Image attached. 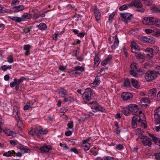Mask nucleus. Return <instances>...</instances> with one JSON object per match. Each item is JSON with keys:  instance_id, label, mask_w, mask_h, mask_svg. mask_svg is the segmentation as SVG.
Returning a JSON list of instances; mask_svg holds the SVG:
<instances>
[{"instance_id": "1", "label": "nucleus", "mask_w": 160, "mask_h": 160, "mask_svg": "<svg viewBox=\"0 0 160 160\" xmlns=\"http://www.w3.org/2000/svg\"><path fill=\"white\" fill-rule=\"evenodd\" d=\"M77 92L78 93L82 95V97L85 101H88L92 99L91 95L92 94V91L90 88H88L85 89L82 94L81 89L78 90Z\"/></svg>"}, {"instance_id": "2", "label": "nucleus", "mask_w": 160, "mask_h": 160, "mask_svg": "<svg viewBox=\"0 0 160 160\" xmlns=\"http://www.w3.org/2000/svg\"><path fill=\"white\" fill-rule=\"evenodd\" d=\"M157 75L156 71H150L145 74V78L147 81H151L156 78L157 77Z\"/></svg>"}, {"instance_id": "3", "label": "nucleus", "mask_w": 160, "mask_h": 160, "mask_svg": "<svg viewBox=\"0 0 160 160\" xmlns=\"http://www.w3.org/2000/svg\"><path fill=\"white\" fill-rule=\"evenodd\" d=\"M156 19L152 17L144 18L142 21V23L147 25H153L155 23Z\"/></svg>"}, {"instance_id": "4", "label": "nucleus", "mask_w": 160, "mask_h": 160, "mask_svg": "<svg viewBox=\"0 0 160 160\" xmlns=\"http://www.w3.org/2000/svg\"><path fill=\"white\" fill-rule=\"evenodd\" d=\"M141 142L143 145L147 147H150L152 145L151 139L148 137L143 136L141 137Z\"/></svg>"}, {"instance_id": "5", "label": "nucleus", "mask_w": 160, "mask_h": 160, "mask_svg": "<svg viewBox=\"0 0 160 160\" xmlns=\"http://www.w3.org/2000/svg\"><path fill=\"white\" fill-rule=\"evenodd\" d=\"M154 118L156 124H160V106L155 109L154 111Z\"/></svg>"}, {"instance_id": "6", "label": "nucleus", "mask_w": 160, "mask_h": 160, "mask_svg": "<svg viewBox=\"0 0 160 160\" xmlns=\"http://www.w3.org/2000/svg\"><path fill=\"white\" fill-rule=\"evenodd\" d=\"M141 121V118L139 116L137 115L133 116L132 121V124L133 128H136L137 126V122H140Z\"/></svg>"}, {"instance_id": "7", "label": "nucleus", "mask_w": 160, "mask_h": 160, "mask_svg": "<svg viewBox=\"0 0 160 160\" xmlns=\"http://www.w3.org/2000/svg\"><path fill=\"white\" fill-rule=\"evenodd\" d=\"M144 51L147 53L145 54L146 57L148 58H151L153 57L154 51L153 48H148Z\"/></svg>"}, {"instance_id": "8", "label": "nucleus", "mask_w": 160, "mask_h": 160, "mask_svg": "<svg viewBox=\"0 0 160 160\" xmlns=\"http://www.w3.org/2000/svg\"><path fill=\"white\" fill-rule=\"evenodd\" d=\"M128 7H134L136 8H141L142 7V4L140 2H138L137 0H134L128 4Z\"/></svg>"}, {"instance_id": "9", "label": "nucleus", "mask_w": 160, "mask_h": 160, "mask_svg": "<svg viewBox=\"0 0 160 160\" xmlns=\"http://www.w3.org/2000/svg\"><path fill=\"white\" fill-rule=\"evenodd\" d=\"M141 39L144 42H147L150 43H152L155 41V38L151 36H143L141 37Z\"/></svg>"}, {"instance_id": "10", "label": "nucleus", "mask_w": 160, "mask_h": 160, "mask_svg": "<svg viewBox=\"0 0 160 160\" xmlns=\"http://www.w3.org/2000/svg\"><path fill=\"white\" fill-rule=\"evenodd\" d=\"M120 17L125 19L124 22H127L128 20H130L132 17V15L128 13H121L120 14Z\"/></svg>"}, {"instance_id": "11", "label": "nucleus", "mask_w": 160, "mask_h": 160, "mask_svg": "<svg viewBox=\"0 0 160 160\" xmlns=\"http://www.w3.org/2000/svg\"><path fill=\"white\" fill-rule=\"evenodd\" d=\"M121 97L124 100H127L132 98V95L128 92H123L121 94Z\"/></svg>"}, {"instance_id": "12", "label": "nucleus", "mask_w": 160, "mask_h": 160, "mask_svg": "<svg viewBox=\"0 0 160 160\" xmlns=\"http://www.w3.org/2000/svg\"><path fill=\"white\" fill-rule=\"evenodd\" d=\"M128 107L130 112L133 113L137 112L138 110V107L136 104H131Z\"/></svg>"}, {"instance_id": "13", "label": "nucleus", "mask_w": 160, "mask_h": 160, "mask_svg": "<svg viewBox=\"0 0 160 160\" xmlns=\"http://www.w3.org/2000/svg\"><path fill=\"white\" fill-rule=\"evenodd\" d=\"M35 129L36 131V134L37 135L38 137L39 136L38 134H47L48 132L46 130H42V128L41 127L39 126L36 127Z\"/></svg>"}, {"instance_id": "14", "label": "nucleus", "mask_w": 160, "mask_h": 160, "mask_svg": "<svg viewBox=\"0 0 160 160\" xmlns=\"http://www.w3.org/2000/svg\"><path fill=\"white\" fill-rule=\"evenodd\" d=\"M52 149L50 145H47L46 144H44L43 146L41 147L40 150L42 152H49L50 150Z\"/></svg>"}, {"instance_id": "15", "label": "nucleus", "mask_w": 160, "mask_h": 160, "mask_svg": "<svg viewBox=\"0 0 160 160\" xmlns=\"http://www.w3.org/2000/svg\"><path fill=\"white\" fill-rule=\"evenodd\" d=\"M12 9L14 12H18L23 11L24 9V7L22 5L16 6L13 7Z\"/></svg>"}, {"instance_id": "16", "label": "nucleus", "mask_w": 160, "mask_h": 160, "mask_svg": "<svg viewBox=\"0 0 160 160\" xmlns=\"http://www.w3.org/2000/svg\"><path fill=\"white\" fill-rule=\"evenodd\" d=\"M94 12L96 20L97 21L99 20L101 18V13L99 9L96 8H95L94 10Z\"/></svg>"}, {"instance_id": "17", "label": "nucleus", "mask_w": 160, "mask_h": 160, "mask_svg": "<svg viewBox=\"0 0 160 160\" xmlns=\"http://www.w3.org/2000/svg\"><path fill=\"white\" fill-rule=\"evenodd\" d=\"M13 111L16 120L17 121L19 120V118L18 115V108L15 105L13 107Z\"/></svg>"}, {"instance_id": "18", "label": "nucleus", "mask_w": 160, "mask_h": 160, "mask_svg": "<svg viewBox=\"0 0 160 160\" xmlns=\"http://www.w3.org/2000/svg\"><path fill=\"white\" fill-rule=\"evenodd\" d=\"M131 47L132 52L135 53V54L138 53L140 50V47L136 45H133L132 44L131 45Z\"/></svg>"}, {"instance_id": "19", "label": "nucleus", "mask_w": 160, "mask_h": 160, "mask_svg": "<svg viewBox=\"0 0 160 160\" xmlns=\"http://www.w3.org/2000/svg\"><path fill=\"white\" fill-rule=\"evenodd\" d=\"M93 111L94 112L98 111L103 112L105 110V109L103 107H102L100 105H98L97 106L94 107L93 108Z\"/></svg>"}, {"instance_id": "20", "label": "nucleus", "mask_w": 160, "mask_h": 160, "mask_svg": "<svg viewBox=\"0 0 160 160\" xmlns=\"http://www.w3.org/2000/svg\"><path fill=\"white\" fill-rule=\"evenodd\" d=\"M119 40L118 38L117 35L115 36V41L113 45H112L111 47L112 49H116L118 46L119 43Z\"/></svg>"}, {"instance_id": "21", "label": "nucleus", "mask_w": 160, "mask_h": 160, "mask_svg": "<svg viewBox=\"0 0 160 160\" xmlns=\"http://www.w3.org/2000/svg\"><path fill=\"white\" fill-rule=\"evenodd\" d=\"M157 90L156 88H152L149 91L148 93V97H155L156 96Z\"/></svg>"}, {"instance_id": "22", "label": "nucleus", "mask_w": 160, "mask_h": 160, "mask_svg": "<svg viewBox=\"0 0 160 160\" xmlns=\"http://www.w3.org/2000/svg\"><path fill=\"white\" fill-rule=\"evenodd\" d=\"M32 17V15L28 13H24L22 16L23 21H26L28 19L31 18Z\"/></svg>"}, {"instance_id": "23", "label": "nucleus", "mask_w": 160, "mask_h": 160, "mask_svg": "<svg viewBox=\"0 0 160 160\" xmlns=\"http://www.w3.org/2000/svg\"><path fill=\"white\" fill-rule=\"evenodd\" d=\"M67 91L64 88H61L58 92L59 97H64V96L67 95Z\"/></svg>"}, {"instance_id": "24", "label": "nucleus", "mask_w": 160, "mask_h": 160, "mask_svg": "<svg viewBox=\"0 0 160 160\" xmlns=\"http://www.w3.org/2000/svg\"><path fill=\"white\" fill-rule=\"evenodd\" d=\"M112 56L111 55H109L108 58H106L101 63L102 66H104L108 64L110 62L112 59Z\"/></svg>"}, {"instance_id": "25", "label": "nucleus", "mask_w": 160, "mask_h": 160, "mask_svg": "<svg viewBox=\"0 0 160 160\" xmlns=\"http://www.w3.org/2000/svg\"><path fill=\"white\" fill-rule=\"evenodd\" d=\"M8 17L12 20L18 22H20L23 21L22 17L20 18V17H15L13 16H9Z\"/></svg>"}, {"instance_id": "26", "label": "nucleus", "mask_w": 160, "mask_h": 160, "mask_svg": "<svg viewBox=\"0 0 160 160\" xmlns=\"http://www.w3.org/2000/svg\"><path fill=\"white\" fill-rule=\"evenodd\" d=\"M94 61L95 67H98L100 62V60L98 56V55L97 54H96L95 55L94 58Z\"/></svg>"}, {"instance_id": "27", "label": "nucleus", "mask_w": 160, "mask_h": 160, "mask_svg": "<svg viewBox=\"0 0 160 160\" xmlns=\"http://www.w3.org/2000/svg\"><path fill=\"white\" fill-rule=\"evenodd\" d=\"M131 82L132 85L134 88H139L140 86L137 81L133 78L132 79Z\"/></svg>"}, {"instance_id": "28", "label": "nucleus", "mask_w": 160, "mask_h": 160, "mask_svg": "<svg viewBox=\"0 0 160 160\" xmlns=\"http://www.w3.org/2000/svg\"><path fill=\"white\" fill-rule=\"evenodd\" d=\"M37 27L42 30H45L47 29V27L46 25L43 23H40L37 26Z\"/></svg>"}, {"instance_id": "29", "label": "nucleus", "mask_w": 160, "mask_h": 160, "mask_svg": "<svg viewBox=\"0 0 160 160\" xmlns=\"http://www.w3.org/2000/svg\"><path fill=\"white\" fill-rule=\"evenodd\" d=\"M142 102H143L142 105L143 106H147L148 104L150 103V101L147 98H144L142 99Z\"/></svg>"}, {"instance_id": "30", "label": "nucleus", "mask_w": 160, "mask_h": 160, "mask_svg": "<svg viewBox=\"0 0 160 160\" xmlns=\"http://www.w3.org/2000/svg\"><path fill=\"white\" fill-rule=\"evenodd\" d=\"M122 112H123V114L126 116L128 115L130 112L129 110L128 107V108H124L122 110Z\"/></svg>"}, {"instance_id": "31", "label": "nucleus", "mask_w": 160, "mask_h": 160, "mask_svg": "<svg viewBox=\"0 0 160 160\" xmlns=\"http://www.w3.org/2000/svg\"><path fill=\"white\" fill-rule=\"evenodd\" d=\"M4 132L8 136H12L13 137V135L15 134L12 131L8 129H5L4 130Z\"/></svg>"}, {"instance_id": "32", "label": "nucleus", "mask_w": 160, "mask_h": 160, "mask_svg": "<svg viewBox=\"0 0 160 160\" xmlns=\"http://www.w3.org/2000/svg\"><path fill=\"white\" fill-rule=\"evenodd\" d=\"M124 86L128 88L131 87L130 82L129 79L127 78L125 80L124 82Z\"/></svg>"}, {"instance_id": "33", "label": "nucleus", "mask_w": 160, "mask_h": 160, "mask_svg": "<svg viewBox=\"0 0 160 160\" xmlns=\"http://www.w3.org/2000/svg\"><path fill=\"white\" fill-rule=\"evenodd\" d=\"M100 79L99 78V76H97L95 78V80L93 82V83L92 84L93 85H98L100 83Z\"/></svg>"}, {"instance_id": "34", "label": "nucleus", "mask_w": 160, "mask_h": 160, "mask_svg": "<svg viewBox=\"0 0 160 160\" xmlns=\"http://www.w3.org/2000/svg\"><path fill=\"white\" fill-rule=\"evenodd\" d=\"M75 71H79L81 72H83L85 71V68L83 67H80L79 66H77L74 68Z\"/></svg>"}, {"instance_id": "35", "label": "nucleus", "mask_w": 160, "mask_h": 160, "mask_svg": "<svg viewBox=\"0 0 160 160\" xmlns=\"http://www.w3.org/2000/svg\"><path fill=\"white\" fill-rule=\"evenodd\" d=\"M137 65L136 63H133L130 66L131 70H137Z\"/></svg>"}, {"instance_id": "36", "label": "nucleus", "mask_w": 160, "mask_h": 160, "mask_svg": "<svg viewBox=\"0 0 160 160\" xmlns=\"http://www.w3.org/2000/svg\"><path fill=\"white\" fill-rule=\"evenodd\" d=\"M26 79H27V78L24 77H21L18 80V81H17V79H16V81H15L16 84L19 85L20 83L23 80H25Z\"/></svg>"}, {"instance_id": "37", "label": "nucleus", "mask_w": 160, "mask_h": 160, "mask_svg": "<svg viewBox=\"0 0 160 160\" xmlns=\"http://www.w3.org/2000/svg\"><path fill=\"white\" fill-rule=\"evenodd\" d=\"M135 56L138 59H142L144 58V56L140 53H138L135 55Z\"/></svg>"}, {"instance_id": "38", "label": "nucleus", "mask_w": 160, "mask_h": 160, "mask_svg": "<svg viewBox=\"0 0 160 160\" xmlns=\"http://www.w3.org/2000/svg\"><path fill=\"white\" fill-rule=\"evenodd\" d=\"M135 70H130V74L135 77H137L138 74L135 72Z\"/></svg>"}, {"instance_id": "39", "label": "nucleus", "mask_w": 160, "mask_h": 160, "mask_svg": "<svg viewBox=\"0 0 160 160\" xmlns=\"http://www.w3.org/2000/svg\"><path fill=\"white\" fill-rule=\"evenodd\" d=\"M82 147L85 151L88 150L90 147V144L89 143H86V144L83 145Z\"/></svg>"}, {"instance_id": "40", "label": "nucleus", "mask_w": 160, "mask_h": 160, "mask_svg": "<svg viewBox=\"0 0 160 160\" xmlns=\"http://www.w3.org/2000/svg\"><path fill=\"white\" fill-rule=\"evenodd\" d=\"M153 138V142L157 145L160 146V139L156 137H154Z\"/></svg>"}, {"instance_id": "41", "label": "nucleus", "mask_w": 160, "mask_h": 160, "mask_svg": "<svg viewBox=\"0 0 160 160\" xmlns=\"http://www.w3.org/2000/svg\"><path fill=\"white\" fill-rule=\"evenodd\" d=\"M128 5L127 6L126 4H124L119 7V9L120 11H123L126 10L128 8Z\"/></svg>"}, {"instance_id": "42", "label": "nucleus", "mask_w": 160, "mask_h": 160, "mask_svg": "<svg viewBox=\"0 0 160 160\" xmlns=\"http://www.w3.org/2000/svg\"><path fill=\"white\" fill-rule=\"evenodd\" d=\"M21 150L23 153H28L30 152V150L29 149H27L23 147L21 148Z\"/></svg>"}, {"instance_id": "43", "label": "nucleus", "mask_w": 160, "mask_h": 160, "mask_svg": "<svg viewBox=\"0 0 160 160\" xmlns=\"http://www.w3.org/2000/svg\"><path fill=\"white\" fill-rule=\"evenodd\" d=\"M74 101L73 98L72 97H69L67 98H65L64 99V102H67L68 101H69L70 102H71Z\"/></svg>"}, {"instance_id": "44", "label": "nucleus", "mask_w": 160, "mask_h": 160, "mask_svg": "<svg viewBox=\"0 0 160 160\" xmlns=\"http://www.w3.org/2000/svg\"><path fill=\"white\" fill-rule=\"evenodd\" d=\"M17 121V127L20 129H22V127L23 124L21 121H20V119Z\"/></svg>"}, {"instance_id": "45", "label": "nucleus", "mask_w": 160, "mask_h": 160, "mask_svg": "<svg viewBox=\"0 0 160 160\" xmlns=\"http://www.w3.org/2000/svg\"><path fill=\"white\" fill-rule=\"evenodd\" d=\"M152 10L153 12L160 13V8L154 7L152 8Z\"/></svg>"}, {"instance_id": "46", "label": "nucleus", "mask_w": 160, "mask_h": 160, "mask_svg": "<svg viewBox=\"0 0 160 160\" xmlns=\"http://www.w3.org/2000/svg\"><path fill=\"white\" fill-rule=\"evenodd\" d=\"M114 158L111 157H104L103 158H101V160H114Z\"/></svg>"}, {"instance_id": "47", "label": "nucleus", "mask_w": 160, "mask_h": 160, "mask_svg": "<svg viewBox=\"0 0 160 160\" xmlns=\"http://www.w3.org/2000/svg\"><path fill=\"white\" fill-rule=\"evenodd\" d=\"M3 155L4 156L10 157L12 155V153L10 151H9L3 153Z\"/></svg>"}, {"instance_id": "48", "label": "nucleus", "mask_w": 160, "mask_h": 160, "mask_svg": "<svg viewBox=\"0 0 160 160\" xmlns=\"http://www.w3.org/2000/svg\"><path fill=\"white\" fill-rule=\"evenodd\" d=\"M154 155L156 160H160V152H159L154 153Z\"/></svg>"}, {"instance_id": "49", "label": "nucleus", "mask_w": 160, "mask_h": 160, "mask_svg": "<svg viewBox=\"0 0 160 160\" xmlns=\"http://www.w3.org/2000/svg\"><path fill=\"white\" fill-rule=\"evenodd\" d=\"M114 15V14H113V13H112L109 15L108 19V22L109 23H111L112 22Z\"/></svg>"}, {"instance_id": "50", "label": "nucleus", "mask_w": 160, "mask_h": 160, "mask_svg": "<svg viewBox=\"0 0 160 160\" xmlns=\"http://www.w3.org/2000/svg\"><path fill=\"white\" fill-rule=\"evenodd\" d=\"M115 148L117 150H122L123 149V146L122 144H119L115 147Z\"/></svg>"}, {"instance_id": "51", "label": "nucleus", "mask_w": 160, "mask_h": 160, "mask_svg": "<svg viewBox=\"0 0 160 160\" xmlns=\"http://www.w3.org/2000/svg\"><path fill=\"white\" fill-rule=\"evenodd\" d=\"M29 134L30 135H34L35 134H36V131L35 128L32 129L29 132Z\"/></svg>"}, {"instance_id": "52", "label": "nucleus", "mask_w": 160, "mask_h": 160, "mask_svg": "<svg viewBox=\"0 0 160 160\" xmlns=\"http://www.w3.org/2000/svg\"><path fill=\"white\" fill-rule=\"evenodd\" d=\"M8 61L9 63L13 62V58L12 55H9L7 58Z\"/></svg>"}, {"instance_id": "53", "label": "nucleus", "mask_w": 160, "mask_h": 160, "mask_svg": "<svg viewBox=\"0 0 160 160\" xmlns=\"http://www.w3.org/2000/svg\"><path fill=\"white\" fill-rule=\"evenodd\" d=\"M142 133V131L141 129L139 128L137 129L136 131V134L138 136H140L141 135Z\"/></svg>"}, {"instance_id": "54", "label": "nucleus", "mask_w": 160, "mask_h": 160, "mask_svg": "<svg viewBox=\"0 0 160 160\" xmlns=\"http://www.w3.org/2000/svg\"><path fill=\"white\" fill-rule=\"evenodd\" d=\"M68 128L70 129L72 128L73 126V122L72 121L69 122L68 124Z\"/></svg>"}, {"instance_id": "55", "label": "nucleus", "mask_w": 160, "mask_h": 160, "mask_svg": "<svg viewBox=\"0 0 160 160\" xmlns=\"http://www.w3.org/2000/svg\"><path fill=\"white\" fill-rule=\"evenodd\" d=\"M149 1H146V2H145V3L146 5L148 6H151L152 3V0H149Z\"/></svg>"}, {"instance_id": "56", "label": "nucleus", "mask_w": 160, "mask_h": 160, "mask_svg": "<svg viewBox=\"0 0 160 160\" xmlns=\"http://www.w3.org/2000/svg\"><path fill=\"white\" fill-rule=\"evenodd\" d=\"M32 28L31 27L28 28H26L23 29L24 32L25 33H28L30 32L31 29Z\"/></svg>"}, {"instance_id": "57", "label": "nucleus", "mask_w": 160, "mask_h": 160, "mask_svg": "<svg viewBox=\"0 0 160 160\" xmlns=\"http://www.w3.org/2000/svg\"><path fill=\"white\" fill-rule=\"evenodd\" d=\"M19 1L18 0H13L12 2V5H14L19 4Z\"/></svg>"}, {"instance_id": "58", "label": "nucleus", "mask_w": 160, "mask_h": 160, "mask_svg": "<svg viewBox=\"0 0 160 160\" xmlns=\"http://www.w3.org/2000/svg\"><path fill=\"white\" fill-rule=\"evenodd\" d=\"M24 50L28 51L29 50L30 48V45H25L23 47Z\"/></svg>"}, {"instance_id": "59", "label": "nucleus", "mask_w": 160, "mask_h": 160, "mask_svg": "<svg viewBox=\"0 0 160 160\" xmlns=\"http://www.w3.org/2000/svg\"><path fill=\"white\" fill-rule=\"evenodd\" d=\"M30 103L28 102L27 104L26 105L24 106L23 108L24 110H28V108L30 107Z\"/></svg>"}, {"instance_id": "60", "label": "nucleus", "mask_w": 160, "mask_h": 160, "mask_svg": "<svg viewBox=\"0 0 160 160\" xmlns=\"http://www.w3.org/2000/svg\"><path fill=\"white\" fill-rule=\"evenodd\" d=\"M16 79L15 78L14 79V82H11L10 84V85L11 88L13 87L16 85Z\"/></svg>"}, {"instance_id": "61", "label": "nucleus", "mask_w": 160, "mask_h": 160, "mask_svg": "<svg viewBox=\"0 0 160 160\" xmlns=\"http://www.w3.org/2000/svg\"><path fill=\"white\" fill-rule=\"evenodd\" d=\"M156 70L158 71L156 72V73L157 75L158 74H160V66H157L155 67Z\"/></svg>"}, {"instance_id": "62", "label": "nucleus", "mask_w": 160, "mask_h": 160, "mask_svg": "<svg viewBox=\"0 0 160 160\" xmlns=\"http://www.w3.org/2000/svg\"><path fill=\"white\" fill-rule=\"evenodd\" d=\"M66 69V66H59V69L61 71H63Z\"/></svg>"}, {"instance_id": "63", "label": "nucleus", "mask_w": 160, "mask_h": 160, "mask_svg": "<svg viewBox=\"0 0 160 160\" xmlns=\"http://www.w3.org/2000/svg\"><path fill=\"white\" fill-rule=\"evenodd\" d=\"M85 34L84 32H80L78 33V36L80 38H82L84 37Z\"/></svg>"}, {"instance_id": "64", "label": "nucleus", "mask_w": 160, "mask_h": 160, "mask_svg": "<svg viewBox=\"0 0 160 160\" xmlns=\"http://www.w3.org/2000/svg\"><path fill=\"white\" fill-rule=\"evenodd\" d=\"M154 34L156 37L160 36V30L156 31L155 32Z\"/></svg>"}]
</instances>
